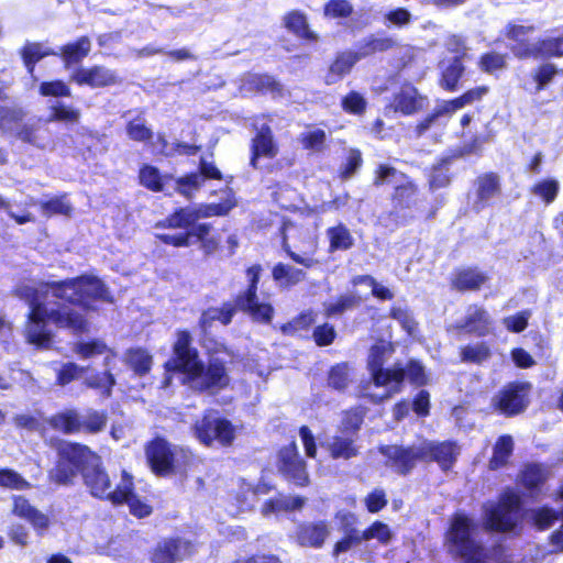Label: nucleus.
<instances>
[{"mask_svg":"<svg viewBox=\"0 0 563 563\" xmlns=\"http://www.w3.org/2000/svg\"><path fill=\"white\" fill-rule=\"evenodd\" d=\"M15 292L30 306L26 328L30 343L40 347L48 346L51 333L46 329L47 321L74 332L85 331L87 323L80 313L66 305H58L49 299L53 298L49 283L23 284L16 288Z\"/></svg>","mask_w":563,"mask_h":563,"instance_id":"nucleus-1","label":"nucleus"},{"mask_svg":"<svg viewBox=\"0 0 563 563\" xmlns=\"http://www.w3.org/2000/svg\"><path fill=\"white\" fill-rule=\"evenodd\" d=\"M175 366L186 375V380L198 390L221 389L229 384L224 363L212 358L207 368L198 360V353L191 347V335L179 331L174 343Z\"/></svg>","mask_w":563,"mask_h":563,"instance_id":"nucleus-2","label":"nucleus"},{"mask_svg":"<svg viewBox=\"0 0 563 563\" xmlns=\"http://www.w3.org/2000/svg\"><path fill=\"white\" fill-rule=\"evenodd\" d=\"M261 272L260 265L247 268L249 287L236 297L234 302H224L220 308L211 307L202 312L199 320L202 331L207 332L213 321H219L223 325L229 324L238 309L249 313L254 321L268 323L272 320L273 307L268 303H260L256 296Z\"/></svg>","mask_w":563,"mask_h":563,"instance_id":"nucleus-3","label":"nucleus"},{"mask_svg":"<svg viewBox=\"0 0 563 563\" xmlns=\"http://www.w3.org/2000/svg\"><path fill=\"white\" fill-rule=\"evenodd\" d=\"M478 526L465 514H455L446 532L449 552L463 563H488L487 550L477 539Z\"/></svg>","mask_w":563,"mask_h":563,"instance_id":"nucleus-4","label":"nucleus"},{"mask_svg":"<svg viewBox=\"0 0 563 563\" xmlns=\"http://www.w3.org/2000/svg\"><path fill=\"white\" fill-rule=\"evenodd\" d=\"M52 297L77 303L85 309H92V301H111L109 291L104 284L97 277L82 275L78 278L67 279L59 283H49Z\"/></svg>","mask_w":563,"mask_h":563,"instance_id":"nucleus-5","label":"nucleus"},{"mask_svg":"<svg viewBox=\"0 0 563 563\" xmlns=\"http://www.w3.org/2000/svg\"><path fill=\"white\" fill-rule=\"evenodd\" d=\"M391 353L389 343L380 342L372 346L368 356V368L372 378L377 387L386 388L383 395H373L378 401L390 398L393 395L399 393L404 382V369L400 364H396L393 368H383L385 355Z\"/></svg>","mask_w":563,"mask_h":563,"instance_id":"nucleus-6","label":"nucleus"},{"mask_svg":"<svg viewBox=\"0 0 563 563\" xmlns=\"http://www.w3.org/2000/svg\"><path fill=\"white\" fill-rule=\"evenodd\" d=\"M533 31V26L510 25L508 37L517 43L511 47L512 53L519 58L560 57L563 56V35L549 36L544 40L527 43L526 36Z\"/></svg>","mask_w":563,"mask_h":563,"instance_id":"nucleus-7","label":"nucleus"},{"mask_svg":"<svg viewBox=\"0 0 563 563\" xmlns=\"http://www.w3.org/2000/svg\"><path fill=\"white\" fill-rule=\"evenodd\" d=\"M361 419L357 415L346 413L338 432L328 437L321 446L334 460H350L358 455L357 431Z\"/></svg>","mask_w":563,"mask_h":563,"instance_id":"nucleus-8","label":"nucleus"},{"mask_svg":"<svg viewBox=\"0 0 563 563\" xmlns=\"http://www.w3.org/2000/svg\"><path fill=\"white\" fill-rule=\"evenodd\" d=\"M84 482L90 494L100 499H107L112 505H121L122 498L129 492L130 475L122 473L121 482L114 489L111 488L109 475L100 467V459L92 466L84 468Z\"/></svg>","mask_w":563,"mask_h":563,"instance_id":"nucleus-9","label":"nucleus"},{"mask_svg":"<svg viewBox=\"0 0 563 563\" xmlns=\"http://www.w3.org/2000/svg\"><path fill=\"white\" fill-rule=\"evenodd\" d=\"M224 196L220 203H209L199 208H180L166 219V225L174 229H185L187 232L197 227L196 222L201 218L227 214L235 206V200L231 190H225Z\"/></svg>","mask_w":563,"mask_h":563,"instance_id":"nucleus-10","label":"nucleus"},{"mask_svg":"<svg viewBox=\"0 0 563 563\" xmlns=\"http://www.w3.org/2000/svg\"><path fill=\"white\" fill-rule=\"evenodd\" d=\"M483 508L484 520L489 529L509 532L517 526L520 499L515 493H505L498 503H486Z\"/></svg>","mask_w":563,"mask_h":563,"instance_id":"nucleus-11","label":"nucleus"},{"mask_svg":"<svg viewBox=\"0 0 563 563\" xmlns=\"http://www.w3.org/2000/svg\"><path fill=\"white\" fill-rule=\"evenodd\" d=\"M146 456L157 474H168L180 471L189 459V452L178 446H172L164 439L157 438L146 448Z\"/></svg>","mask_w":563,"mask_h":563,"instance_id":"nucleus-12","label":"nucleus"},{"mask_svg":"<svg viewBox=\"0 0 563 563\" xmlns=\"http://www.w3.org/2000/svg\"><path fill=\"white\" fill-rule=\"evenodd\" d=\"M49 423L54 429L65 433L80 431L98 433L102 431L107 424V415L104 412L90 410L85 416H80L76 411L69 410L52 417Z\"/></svg>","mask_w":563,"mask_h":563,"instance_id":"nucleus-13","label":"nucleus"},{"mask_svg":"<svg viewBox=\"0 0 563 563\" xmlns=\"http://www.w3.org/2000/svg\"><path fill=\"white\" fill-rule=\"evenodd\" d=\"M375 185L393 184L395 185L394 203L399 208H411L417 202L416 186L408 177L396 168L379 165L376 172Z\"/></svg>","mask_w":563,"mask_h":563,"instance_id":"nucleus-14","label":"nucleus"},{"mask_svg":"<svg viewBox=\"0 0 563 563\" xmlns=\"http://www.w3.org/2000/svg\"><path fill=\"white\" fill-rule=\"evenodd\" d=\"M195 434L207 446L214 443L225 446L233 442L235 430L230 421L213 413H208L196 422Z\"/></svg>","mask_w":563,"mask_h":563,"instance_id":"nucleus-15","label":"nucleus"},{"mask_svg":"<svg viewBox=\"0 0 563 563\" xmlns=\"http://www.w3.org/2000/svg\"><path fill=\"white\" fill-rule=\"evenodd\" d=\"M530 389L529 383H510L494 398V405L506 416L518 415L528 406Z\"/></svg>","mask_w":563,"mask_h":563,"instance_id":"nucleus-16","label":"nucleus"},{"mask_svg":"<svg viewBox=\"0 0 563 563\" xmlns=\"http://www.w3.org/2000/svg\"><path fill=\"white\" fill-rule=\"evenodd\" d=\"M380 453L387 459L386 465L399 474L409 473L417 464L423 462L421 441L408 448L399 445H385L379 448Z\"/></svg>","mask_w":563,"mask_h":563,"instance_id":"nucleus-17","label":"nucleus"},{"mask_svg":"<svg viewBox=\"0 0 563 563\" xmlns=\"http://www.w3.org/2000/svg\"><path fill=\"white\" fill-rule=\"evenodd\" d=\"M295 230L292 225L285 224L283 228V250L287 255L297 264L302 265L306 268H311L318 264L314 258L317 251V241L308 232H302V239L298 244L292 246L288 243V233Z\"/></svg>","mask_w":563,"mask_h":563,"instance_id":"nucleus-18","label":"nucleus"},{"mask_svg":"<svg viewBox=\"0 0 563 563\" xmlns=\"http://www.w3.org/2000/svg\"><path fill=\"white\" fill-rule=\"evenodd\" d=\"M221 179L222 174L213 162L200 158L199 173H192L176 180V189L184 197L191 199L206 179Z\"/></svg>","mask_w":563,"mask_h":563,"instance_id":"nucleus-19","label":"nucleus"},{"mask_svg":"<svg viewBox=\"0 0 563 563\" xmlns=\"http://www.w3.org/2000/svg\"><path fill=\"white\" fill-rule=\"evenodd\" d=\"M279 470L289 481H292L298 486H306L309 483L306 463L299 456L295 443L280 450Z\"/></svg>","mask_w":563,"mask_h":563,"instance_id":"nucleus-20","label":"nucleus"},{"mask_svg":"<svg viewBox=\"0 0 563 563\" xmlns=\"http://www.w3.org/2000/svg\"><path fill=\"white\" fill-rule=\"evenodd\" d=\"M420 454H422L423 462L434 461L443 471L452 467L460 453L459 448L453 442L435 443L432 441H421Z\"/></svg>","mask_w":563,"mask_h":563,"instance_id":"nucleus-21","label":"nucleus"},{"mask_svg":"<svg viewBox=\"0 0 563 563\" xmlns=\"http://www.w3.org/2000/svg\"><path fill=\"white\" fill-rule=\"evenodd\" d=\"M500 177L495 173H485L475 180L473 209L477 212L490 205L500 195Z\"/></svg>","mask_w":563,"mask_h":563,"instance_id":"nucleus-22","label":"nucleus"},{"mask_svg":"<svg viewBox=\"0 0 563 563\" xmlns=\"http://www.w3.org/2000/svg\"><path fill=\"white\" fill-rule=\"evenodd\" d=\"M194 545L184 539L165 540L152 553V563H175L190 555Z\"/></svg>","mask_w":563,"mask_h":563,"instance_id":"nucleus-23","label":"nucleus"},{"mask_svg":"<svg viewBox=\"0 0 563 563\" xmlns=\"http://www.w3.org/2000/svg\"><path fill=\"white\" fill-rule=\"evenodd\" d=\"M12 514L29 521L40 536L48 529L51 523L49 517L32 506L23 496H12Z\"/></svg>","mask_w":563,"mask_h":563,"instance_id":"nucleus-24","label":"nucleus"},{"mask_svg":"<svg viewBox=\"0 0 563 563\" xmlns=\"http://www.w3.org/2000/svg\"><path fill=\"white\" fill-rule=\"evenodd\" d=\"M331 533L329 523L324 520L302 522L297 527L296 539L302 547L319 549Z\"/></svg>","mask_w":563,"mask_h":563,"instance_id":"nucleus-25","label":"nucleus"},{"mask_svg":"<svg viewBox=\"0 0 563 563\" xmlns=\"http://www.w3.org/2000/svg\"><path fill=\"white\" fill-rule=\"evenodd\" d=\"M493 319L488 311L477 305L468 306L464 319L457 324V328L479 336L490 333Z\"/></svg>","mask_w":563,"mask_h":563,"instance_id":"nucleus-26","label":"nucleus"},{"mask_svg":"<svg viewBox=\"0 0 563 563\" xmlns=\"http://www.w3.org/2000/svg\"><path fill=\"white\" fill-rule=\"evenodd\" d=\"M73 79L78 85H87L92 88L106 87L118 82V75L106 67L93 66L91 68H79Z\"/></svg>","mask_w":563,"mask_h":563,"instance_id":"nucleus-27","label":"nucleus"},{"mask_svg":"<svg viewBox=\"0 0 563 563\" xmlns=\"http://www.w3.org/2000/svg\"><path fill=\"white\" fill-rule=\"evenodd\" d=\"M58 456L66 459L77 470H81L82 473L84 468L92 466L99 460V456L88 446L71 442L60 443L58 446Z\"/></svg>","mask_w":563,"mask_h":563,"instance_id":"nucleus-28","label":"nucleus"},{"mask_svg":"<svg viewBox=\"0 0 563 563\" xmlns=\"http://www.w3.org/2000/svg\"><path fill=\"white\" fill-rule=\"evenodd\" d=\"M424 98L412 86H404L395 96L391 107L405 115H411L423 108Z\"/></svg>","mask_w":563,"mask_h":563,"instance_id":"nucleus-29","label":"nucleus"},{"mask_svg":"<svg viewBox=\"0 0 563 563\" xmlns=\"http://www.w3.org/2000/svg\"><path fill=\"white\" fill-rule=\"evenodd\" d=\"M211 225L208 223H199L197 227H194L190 231L178 234H158L157 238L165 244H169L173 246H189L194 243L192 239H203L208 233H210Z\"/></svg>","mask_w":563,"mask_h":563,"instance_id":"nucleus-30","label":"nucleus"},{"mask_svg":"<svg viewBox=\"0 0 563 563\" xmlns=\"http://www.w3.org/2000/svg\"><path fill=\"white\" fill-rule=\"evenodd\" d=\"M272 276L279 287L290 288L305 280L307 274L301 268H297L289 264L278 263L274 266Z\"/></svg>","mask_w":563,"mask_h":563,"instance_id":"nucleus-31","label":"nucleus"},{"mask_svg":"<svg viewBox=\"0 0 563 563\" xmlns=\"http://www.w3.org/2000/svg\"><path fill=\"white\" fill-rule=\"evenodd\" d=\"M361 58L362 56L360 53L343 52L339 54L330 66L329 74L325 79L327 84L331 85L342 79Z\"/></svg>","mask_w":563,"mask_h":563,"instance_id":"nucleus-32","label":"nucleus"},{"mask_svg":"<svg viewBox=\"0 0 563 563\" xmlns=\"http://www.w3.org/2000/svg\"><path fill=\"white\" fill-rule=\"evenodd\" d=\"M253 156L251 164L256 167V159L258 156L274 157L277 154V148L274 144L271 129L263 126L253 140Z\"/></svg>","mask_w":563,"mask_h":563,"instance_id":"nucleus-33","label":"nucleus"},{"mask_svg":"<svg viewBox=\"0 0 563 563\" xmlns=\"http://www.w3.org/2000/svg\"><path fill=\"white\" fill-rule=\"evenodd\" d=\"M306 504V498L300 496H279L271 499L263 505L262 514L268 516L283 511L299 510Z\"/></svg>","mask_w":563,"mask_h":563,"instance_id":"nucleus-34","label":"nucleus"},{"mask_svg":"<svg viewBox=\"0 0 563 563\" xmlns=\"http://www.w3.org/2000/svg\"><path fill=\"white\" fill-rule=\"evenodd\" d=\"M285 27L298 37L307 41H317L318 36L313 33L307 22L306 15L300 11H291L284 16Z\"/></svg>","mask_w":563,"mask_h":563,"instance_id":"nucleus-35","label":"nucleus"},{"mask_svg":"<svg viewBox=\"0 0 563 563\" xmlns=\"http://www.w3.org/2000/svg\"><path fill=\"white\" fill-rule=\"evenodd\" d=\"M487 280V276L473 268L459 271L453 279V286L459 290H477Z\"/></svg>","mask_w":563,"mask_h":563,"instance_id":"nucleus-36","label":"nucleus"},{"mask_svg":"<svg viewBox=\"0 0 563 563\" xmlns=\"http://www.w3.org/2000/svg\"><path fill=\"white\" fill-rule=\"evenodd\" d=\"M514 451V440L510 435H501L498 438L495 446L493 456L489 461V466L493 470H497L504 466Z\"/></svg>","mask_w":563,"mask_h":563,"instance_id":"nucleus-37","label":"nucleus"},{"mask_svg":"<svg viewBox=\"0 0 563 563\" xmlns=\"http://www.w3.org/2000/svg\"><path fill=\"white\" fill-rule=\"evenodd\" d=\"M90 48V40L87 36H81L75 43L65 45L62 55L66 64L78 63L89 54Z\"/></svg>","mask_w":563,"mask_h":563,"instance_id":"nucleus-38","label":"nucleus"},{"mask_svg":"<svg viewBox=\"0 0 563 563\" xmlns=\"http://www.w3.org/2000/svg\"><path fill=\"white\" fill-rule=\"evenodd\" d=\"M327 235L330 240V250H349L353 245V236L350 230L343 225L339 224L333 228H329L327 231Z\"/></svg>","mask_w":563,"mask_h":563,"instance_id":"nucleus-39","label":"nucleus"},{"mask_svg":"<svg viewBox=\"0 0 563 563\" xmlns=\"http://www.w3.org/2000/svg\"><path fill=\"white\" fill-rule=\"evenodd\" d=\"M463 73L462 56H455L448 65L443 66L442 86L448 90H455Z\"/></svg>","mask_w":563,"mask_h":563,"instance_id":"nucleus-40","label":"nucleus"},{"mask_svg":"<svg viewBox=\"0 0 563 563\" xmlns=\"http://www.w3.org/2000/svg\"><path fill=\"white\" fill-rule=\"evenodd\" d=\"M27 206H40L42 213L46 217H51L53 214H63L68 216L71 211V206L66 200L65 197L54 198L48 201L38 202L35 199L31 198L30 201L26 202Z\"/></svg>","mask_w":563,"mask_h":563,"instance_id":"nucleus-41","label":"nucleus"},{"mask_svg":"<svg viewBox=\"0 0 563 563\" xmlns=\"http://www.w3.org/2000/svg\"><path fill=\"white\" fill-rule=\"evenodd\" d=\"M125 363L139 375L146 374L152 366V356L144 350H129Z\"/></svg>","mask_w":563,"mask_h":563,"instance_id":"nucleus-42","label":"nucleus"},{"mask_svg":"<svg viewBox=\"0 0 563 563\" xmlns=\"http://www.w3.org/2000/svg\"><path fill=\"white\" fill-rule=\"evenodd\" d=\"M49 54L51 52L38 43L26 44L22 49V58L29 73L32 75L34 65Z\"/></svg>","mask_w":563,"mask_h":563,"instance_id":"nucleus-43","label":"nucleus"},{"mask_svg":"<svg viewBox=\"0 0 563 563\" xmlns=\"http://www.w3.org/2000/svg\"><path fill=\"white\" fill-rule=\"evenodd\" d=\"M360 299L354 294L342 295L334 302H325L324 311L328 317L341 314L344 311L358 305Z\"/></svg>","mask_w":563,"mask_h":563,"instance_id":"nucleus-44","label":"nucleus"},{"mask_svg":"<svg viewBox=\"0 0 563 563\" xmlns=\"http://www.w3.org/2000/svg\"><path fill=\"white\" fill-rule=\"evenodd\" d=\"M77 471L78 470L66 459L59 456L56 466L49 472V477L58 484H68L74 478Z\"/></svg>","mask_w":563,"mask_h":563,"instance_id":"nucleus-45","label":"nucleus"},{"mask_svg":"<svg viewBox=\"0 0 563 563\" xmlns=\"http://www.w3.org/2000/svg\"><path fill=\"white\" fill-rule=\"evenodd\" d=\"M244 87L264 92L279 90L280 85L268 75L251 74L247 75Z\"/></svg>","mask_w":563,"mask_h":563,"instance_id":"nucleus-46","label":"nucleus"},{"mask_svg":"<svg viewBox=\"0 0 563 563\" xmlns=\"http://www.w3.org/2000/svg\"><path fill=\"white\" fill-rule=\"evenodd\" d=\"M506 55L496 52L484 54L479 62V68L487 74H495L506 68Z\"/></svg>","mask_w":563,"mask_h":563,"instance_id":"nucleus-47","label":"nucleus"},{"mask_svg":"<svg viewBox=\"0 0 563 563\" xmlns=\"http://www.w3.org/2000/svg\"><path fill=\"white\" fill-rule=\"evenodd\" d=\"M0 486L10 489L24 490L31 487V484L18 472L10 468L0 470Z\"/></svg>","mask_w":563,"mask_h":563,"instance_id":"nucleus-48","label":"nucleus"},{"mask_svg":"<svg viewBox=\"0 0 563 563\" xmlns=\"http://www.w3.org/2000/svg\"><path fill=\"white\" fill-rule=\"evenodd\" d=\"M126 134L131 140L136 142H146L153 137V131L145 125V121L141 117L129 121Z\"/></svg>","mask_w":563,"mask_h":563,"instance_id":"nucleus-49","label":"nucleus"},{"mask_svg":"<svg viewBox=\"0 0 563 563\" xmlns=\"http://www.w3.org/2000/svg\"><path fill=\"white\" fill-rule=\"evenodd\" d=\"M85 383L88 387L99 389L102 395L109 397L111 395V388L115 384V379L113 375L107 371L103 374L88 376Z\"/></svg>","mask_w":563,"mask_h":563,"instance_id":"nucleus-50","label":"nucleus"},{"mask_svg":"<svg viewBox=\"0 0 563 563\" xmlns=\"http://www.w3.org/2000/svg\"><path fill=\"white\" fill-rule=\"evenodd\" d=\"M354 285L364 284L372 289L373 296L382 300H390L394 297L393 291L384 285L377 283L375 278L369 275L356 276L353 278Z\"/></svg>","mask_w":563,"mask_h":563,"instance_id":"nucleus-51","label":"nucleus"},{"mask_svg":"<svg viewBox=\"0 0 563 563\" xmlns=\"http://www.w3.org/2000/svg\"><path fill=\"white\" fill-rule=\"evenodd\" d=\"M396 46V41L391 37H369L360 48V55L365 57L376 52H385Z\"/></svg>","mask_w":563,"mask_h":563,"instance_id":"nucleus-52","label":"nucleus"},{"mask_svg":"<svg viewBox=\"0 0 563 563\" xmlns=\"http://www.w3.org/2000/svg\"><path fill=\"white\" fill-rule=\"evenodd\" d=\"M545 479V470L537 464L527 465L521 474L522 484L533 489L539 487Z\"/></svg>","mask_w":563,"mask_h":563,"instance_id":"nucleus-53","label":"nucleus"},{"mask_svg":"<svg viewBox=\"0 0 563 563\" xmlns=\"http://www.w3.org/2000/svg\"><path fill=\"white\" fill-rule=\"evenodd\" d=\"M360 538L363 539V541L376 539L379 542L386 544L391 538V532L387 525L380 521H375L369 528L361 532Z\"/></svg>","mask_w":563,"mask_h":563,"instance_id":"nucleus-54","label":"nucleus"},{"mask_svg":"<svg viewBox=\"0 0 563 563\" xmlns=\"http://www.w3.org/2000/svg\"><path fill=\"white\" fill-rule=\"evenodd\" d=\"M489 349L484 343L466 345L461 350V357L463 362L482 363L489 357Z\"/></svg>","mask_w":563,"mask_h":563,"instance_id":"nucleus-55","label":"nucleus"},{"mask_svg":"<svg viewBox=\"0 0 563 563\" xmlns=\"http://www.w3.org/2000/svg\"><path fill=\"white\" fill-rule=\"evenodd\" d=\"M125 503L130 507V511L139 517L143 518L151 514V507L143 501H141L134 494H133V483L132 477H130V485H129V492L125 494V496L122 498V504Z\"/></svg>","mask_w":563,"mask_h":563,"instance_id":"nucleus-56","label":"nucleus"},{"mask_svg":"<svg viewBox=\"0 0 563 563\" xmlns=\"http://www.w3.org/2000/svg\"><path fill=\"white\" fill-rule=\"evenodd\" d=\"M141 184L154 191L164 189L163 178L153 166H144L140 172Z\"/></svg>","mask_w":563,"mask_h":563,"instance_id":"nucleus-57","label":"nucleus"},{"mask_svg":"<svg viewBox=\"0 0 563 563\" xmlns=\"http://www.w3.org/2000/svg\"><path fill=\"white\" fill-rule=\"evenodd\" d=\"M559 73L558 68L553 64H543L533 73V79L536 81V91L544 89Z\"/></svg>","mask_w":563,"mask_h":563,"instance_id":"nucleus-58","label":"nucleus"},{"mask_svg":"<svg viewBox=\"0 0 563 563\" xmlns=\"http://www.w3.org/2000/svg\"><path fill=\"white\" fill-rule=\"evenodd\" d=\"M404 369V378L407 377L411 384L417 386L426 385L428 382V377L426 375L423 366L417 361H409L406 367L401 366Z\"/></svg>","mask_w":563,"mask_h":563,"instance_id":"nucleus-59","label":"nucleus"},{"mask_svg":"<svg viewBox=\"0 0 563 563\" xmlns=\"http://www.w3.org/2000/svg\"><path fill=\"white\" fill-rule=\"evenodd\" d=\"M350 382V368L347 364H338L333 366L329 374V385L335 389H343Z\"/></svg>","mask_w":563,"mask_h":563,"instance_id":"nucleus-60","label":"nucleus"},{"mask_svg":"<svg viewBox=\"0 0 563 563\" xmlns=\"http://www.w3.org/2000/svg\"><path fill=\"white\" fill-rule=\"evenodd\" d=\"M533 194L542 198L547 203L552 202L559 191V183L553 179L542 180L534 185Z\"/></svg>","mask_w":563,"mask_h":563,"instance_id":"nucleus-61","label":"nucleus"},{"mask_svg":"<svg viewBox=\"0 0 563 563\" xmlns=\"http://www.w3.org/2000/svg\"><path fill=\"white\" fill-rule=\"evenodd\" d=\"M352 12L353 7L346 0H330L324 7V14L330 18H347Z\"/></svg>","mask_w":563,"mask_h":563,"instance_id":"nucleus-62","label":"nucleus"},{"mask_svg":"<svg viewBox=\"0 0 563 563\" xmlns=\"http://www.w3.org/2000/svg\"><path fill=\"white\" fill-rule=\"evenodd\" d=\"M366 100L365 98L355 91L350 92L347 96H345L342 100V107L346 112L353 113V114H361L366 109Z\"/></svg>","mask_w":563,"mask_h":563,"instance_id":"nucleus-63","label":"nucleus"},{"mask_svg":"<svg viewBox=\"0 0 563 563\" xmlns=\"http://www.w3.org/2000/svg\"><path fill=\"white\" fill-rule=\"evenodd\" d=\"M301 142L305 148L320 152L323 148L325 142V133L322 130H312L301 135Z\"/></svg>","mask_w":563,"mask_h":563,"instance_id":"nucleus-64","label":"nucleus"}]
</instances>
